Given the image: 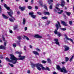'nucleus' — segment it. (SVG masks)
Masks as SVG:
<instances>
[{"label":"nucleus","instance_id":"nucleus-1","mask_svg":"<svg viewBox=\"0 0 74 74\" xmlns=\"http://www.w3.org/2000/svg\"><path fill=\"white\" fill-rule=\"evenodd\" d=\"M10 56H11L10 59L12 60H11L7 58H6L5 59L6 61H8V62H11L13 64H16V63H17V60H23L25 59V56H22L20 54L18 55V58L17 59L16 58L14 55L11 54L10 55Z\"/></svg>","mask_w":74,"mask_h":74},{"label":"nucleus","instance_id":"nucleus-2","mask_svg":"<svg viewBox=\"0 0 74 74\" xmlns=\"http://www.w3.org/2000/svg\"><path fill=\"white\" fill-rule=\"evenodd\" d=\"M32 68H34V67H37V69L38 70L40 71L41 70V69L40 68L42 67V70H46V68L43 66L41 64H32Z\"/></svg>","mask_w":74,"mask_h":74},{"label":"nucleus","instance_id":"nucleus-3","mask_svg":"<svg viewBox=\"0 0 74 74\" xmlns=\"http://www.w3.org/2000/svg\"><path fill=\"white\" fill-rule=\"evenodd\" d=\"M58 24H56V26L57 28V29H55L54 31V33L56 34H57L59 37H60V36H62V34L59 32H58V29L60 27H61L60 26V23L59 21H57Z\"/></svg>","mask_w":74,"mask_h":74},{"label":"nucleus","instance_id":"nucleus-4","mask_svg":"<svg viewBox=\"0 0 74 74\" xmlns=\"http://www.w3.org/2000/svg\"><path fill=\"white\" fill-rule=\"evenodd\" d=\"M7 13L11 17V18H9L10 21V22H14L15 21V18L14 17L12 16V14H13L12 11L11 10H10V12H8Z\"/></svg>","mask_w":74,"mask_h":74},{"label":"nucleus","instance_id":"nucleus-5","mask_svg":"<svg viewBox=\"0 0 74 74\" xmlns=\"http://www.w3.org/2000/svg\"><path fill=\"white\" fill-rule=\"evenodd\" d=\"M56 68L57 70H60L61 72L64 73H67L68 72L66 70L65 67L64 66L62 67L61 68H60V66L58 65H57Z\"/></svg>","mask_w":74,"mask_h":74},{"label":"nucleus","instance_id":"nucleus-6","mask_svg":"<svg viewBox=\"0 0 74 74\" xmlns=\"http://www.w3.org/2000/svg\"><path fill=\"white\" fill-rule=\"evenodd\" d=\"M59 4H57L56 6V8L59 11V12H58V14H62V13L63 12V10H60L59 8H58V7H59Z\"/></svg>","mask_w":74,"mask_h":74},{"label":"nucleus","instance_id":"nucleus-7","mask_svg":"<svg viewBox=\"0 0 74 74\" xmlns=\"http://www.w3.org/2000/svg\"><path fill=\"white\" fill-rule=\"evenodd\" d=\"M64 36L65 37V38L64 39V40H65V38L66 39V40H69V41H70L71 42H72L73 43V40L71 38H69V37H67V36L66 35V34H64Z\"/></svg>","mask_w":74,"mask_h":74},{"label":"nucleus","instance_id":"nucleus-8","mask_svg":"<svg viewBox=\"0 0 74 74\" xmlns=\"http://www.w3.org/2000/svg\"><path fill=\"white\" fill-rule=\"evenodd\" d=\"M64 36L65 37V38L64 39V40H65V38L66 39V40H69V41H70L71 42H72L73 43V40L71 38H69V37H67V36L66 35V34H64Z\"/></svg>","mask_w":74,"mask_h":74},{"label":"nucleus","instance_id":"nucleus-9","mask_svg":"<svg viewBox=\"0 0 74 74\" xmlns=\"http://www.w3.org/2000/svg\"><path fill=\"white\" fill-rule=\"evenodd\" d=\"M2 37L3 39V40L4 41V46H6V45H7V41L5 40V38H4V36L3 35L2 36Z\"/></svg>","mask_w":74,"mask_h":74},{"label":"nucleus","instance_id":"nucleus-10","mask_svg":"<svg viewBox=\"0 0 74 74\" xmlns=\"http://www.w3.org/2000/svg\"><path fill=\"white\" fill-rule=\"evenodd\" d=\"M34 13L33 12H31L29 13V15H31V16L34 19L36 18V16L33 15Z\"/></svg>","mask_w":74,"mask_h":74},{"label":"nucleus","instance_id":"nucleus-11","mask_svg":"<svg viewBox=\"0 0 74 74\" xmlns=\"http://www.w3.org/2000/svg\"><path fill=\"white\" fill-rule=\"evenodd\" d=\"M26 7L25 6H23V7L21 6H19V8L20 9L21 11H23L25 10Z\"/></svg>","mask_w":74,"mask_h":74},{"label":"nucleus","instance_id":"nucleus-12","mask_svg":"<svg viewBox=\"0 0 74 74\" xmlns=\"http://www.w3.org/2000/svg\"><path fill=\"white\" fill-rule=\"evenodd\" d=\"M54 40L55 42V43L56 44L58 45V46H60L59 42H58V39H54Z\"/></svg>","mask_w":74,"mask_h":74},{"label":"nucleus","instance_id":"nucleus-13","mask_svg":"<svg viewBox=\"0 0 74 74\" xmlns=\"http://www.w3.org/2000/svg\"><path fill=\"white\" fill-rule=\"evenodd\" d=\"M34 37H35L36 38H42V36H41L40 35H39L38 34H36V35H35L34 36Z\"/></svg>","mask_w":74,"mask_h":74},{"label":"nucleus","instance_id":"nucleus-14","mask_svg":"<svg viewBox=\"0 0 74 74\" xmlns=\"http://www.w3.org/2000/svg\"><path fill=\"white\" fill-rule=\"evenodd\" d=\"M64 48L65 51H67L69 50V49H70L69 47H67L66 46H64Z\"/></svg>","mask_w":74,"mask_h":74},{"label":"nucleus","instance_id":"nucleus-15","mask_svg":"<svg viewBox=\"0 0 74 74\" xmlns=\"http://www.w3.org/2000/svg\"><path fill=\"white\" fill-rule=\"evenodd\" d=\"M61 23L62 24L64 25V26H67V24L66 23H65L64 21H61Z\"/></svg>","mask_w":74,"mask_h":74},{"label":"nucleus","instance_id":"nucleus-16","mask_svg":"<svg viewBox=\"0 0 74 74\" xmlns=\"http://www.w3.org/2000/svg\"><path fill=\"white\" fill-rule=\"evenodd\" d=\"M32 53L34 54V55H39V53L38 52L36 51H32Z\"/></svg>","mask_w":74,"mask_h":74},{"label":"nucleus","instance_id":"nucleus-17","mask_svg":"<svg viewBox=\"0 0 74 74\" xmlns=\"http://www.w3.org/2000/svg\"><path fill=\"white\" fill-rule=\"evenodd\" d=\"M4 7H5V8H6V9H7V10H10V7H7V5L6 4H4Z\"/></svg>","mask_w":74,"mask_h":74},{"label":"nucleus","instance_id":"nucleus-18","mask_svg":"<svg viewBox=\"0 0 74 74\" xmlns=\"http://www.w3.org/2000/svg\"><path fill=\"white\" fill-rule=\"evenodd\" d=\"M64 1L63 0L62 1L61 4V6L62 7H64Z\"/></svg>","mask_w":74,"mask_h":74},{"label":"nucleus","instance_id":"nucleus-19","mask_svg":"<svg viewBox=\"0 0 74 74\" xmlns=\"http://www.w3.org/2000/svg\"><path fill=\"white\" fill-rule=\"evenodd\" d=\"M0 49H5V47L1 45L0 46Z\"/></svg>","mask_w":74,"mask_h":74},{"label":"nucleus","instance_id":"nucleus-20","mask_svg":"<svg viewBox=\"0 0 74 74\" xmlns=\"http://www.w3.org/2000/svg\"><path fill=\"white\" fill-rule=\"evenodd\" d=\"M2 16L4 19H7L8 18V17L4 14H2Z\"/></svg>","mask_w":74,"mask_h":74},{"label":"nucleus","instance_id":"nucleus-21","mask_svg":"<svg viewBox=\"0 0 74 74\" xmlns=\"http://www.w3.org/2000/svg\"><path fill=\"white\" fill-rule=\"evenodd\" d=\"M26 23V19L25 18H24L23 21V25H25Z\"/></svg>","mask_w":74,"mask_h":74},{"label":"nucleus","instance_id":"nucleus-22","mask_svg":"<svg viewBox=\"0 0 74 74\" xmlns=\"http://www.w3.org/2000/svg\"><path fill=\"white\" fill-rule=\"evenodd\" d=\"M18 27V25H16L14 26V30H16L17 28Z\"/></svg>","mask_w":74,"mask_h":74},{"label":"nucleus","instance_id":"nucleus-23","mask_svg":"<svg viewBox=\"0 0 74 74\" xmlns=\"http://www.w3.org/2000/svg\"><path fill=\"white\" fill-rule=\"evenodd\" d=\"M48 3L50 4L51 3L53 2V0H48Z\"/></svg>","mask_w":74,"mask_h":74},{"label":"nucleus","instance_id":"nucleus-24","mask_svg":"<svg viewBox=\"0 0 74 74\" xmlns=\"http://www.w3.org/2000/svg\"><path fill=\"white\" fill-rule=\"evenodd\" d=\"M47 60L49 63H51L52 62H51V60H50V59H49V58H48L47 59Z\"/></svg>","mask_w":74,"mask_h":74},{"label":"nucleus","instance_id":"nucleus-25","mask_svg":"<svg viewBox=\"0 0 74 74\" xmlns=\"http://www.w3.org/2000/svg\"><path fill=\"white\" fill-rule=\"evenodd\" d=\"M44 14H45V15H49V12H44Z\"/></svg>","mask_w":74,"mask_h":74},{"label":"nucleus","instance_id":"nucleus-26","mask_svg":"<svg viewBox=\"0 0 74 74\" xmlns=\"http://www.w3.org/2000/svg\"><path fill=\"white\" fill-rule=\"evenodd\" d=\"M8 65L12 67H14V65L12 64H10V63H9L8 64Z\"/></svg>","mask_w":74,"mask_h":74},{"label":"nucleus","instance_id":"nucleus-27","mask_svg":"<svg viewBox=\"0 0 74 74\" xmlns=\"http://www.w3.org/2000/svg\"><path fill=\"white\" fill-rule=\"evenodd\" d=\"M66 14L68 15V16H70L71 14V12H66Z\"/></svg>","mask_w":74,"mask_h":74},{"label":"nucleus","instance_id":"nucleus-28","mask_svg":"<svg viewBox=\"0 0 74 74\" xmlns=\"http://www.w3.org/2000/svg\"><path fill=\"white\" fill-rule=\"evenodd\" d=\"M42 18L43 19H48V17L46 16H44L42 17Z\"/></svg>","mask_w":74,"mask_h":74},{"label":"nucleus","instance_id":"nucleus-29","mask_svg":"<svg viewBox=\"0 0 74 74\" xmlns=\"http://www.w3.org/2000/svg\"><path fill=\"white\" fill-rule=\"evenodd\" d=\"M60 30H63V31H65L67 29L66 28H60Z\"/></svg>","mask_w":74,"mask_h":74},{"label":"nucleus","instance_id":"nucleus-30","mask_svg":"<svg viewBox=\"0 0 74 74\" xmlns=\"http://www.w3.org/2000/svg\"><path fill=\"white\" fill-rule=\"evenodd\" d=\"M69 58L68 57H66L65 58V61L66 62H67V61H68Z\"/></svg>","mask_w":74,"mask_h":74},{"label":"nucleus","instance_id":"nucleus-31","mask_svg":"<svg viewBox=\"0 0 74 74\" xmlns=\"http://www.w3.org/2000/svg\"><path fill=\"white\" fill-rule=\"evenodd\" d=\"M24 37H25V38H26V40H29V38H28L27 36L24 35Z\"/></svg>","mask_w":74,"mask_h":74},{"label":"nucleus","instance_id":"nucleus-32","mask_svg":"<svg viewBox=\"0 0 74 74\" xmlns=\"http://www.w3.org/2000/svg\"><path fill=\"white\" fill-rule=\"evenodd\" d=\"M73 58H74V56H73L69 60V61L70 62H71V60H73Z\"/></svg>","mask_w":74,"mask_h":74},{"label":"nucleus","instance_id":"nucleus-33","mask_svg":"<svg viewBox=\"0 0 74 74\" xmlns=\"http://www.w3.org/2000/svg\"><path fill=\"white\" fill-rule=\"evenodd\" d=\"M16 54H19V55H20V54H21L22 52L16 51Z\"/></svg>","mask_w":74,"mask_h":74},{"label":"nucleus","instance_id":"nucleus-34","mask_svg":"<svg viewBox=\"0 0 74 74\" xmlns=\"http://www.w3.org/2000/svg\"><path fill=\"white\" fill-rule=\"evenodd\" d=\"M46 70H48V71H50V70L49 69V68L48 67H46Z\"/></svg>","mask_w":74,"mask_h":74},{"label":"nucleus","instance_id":"nucleus-35","mask_svg":"<svg viewBox=\"0 0 74 74\" xmlns=\"http://www.w3.org/2000/svg\"><path fill=\"white\" fill-rule=\"evenodd\" d=\"M28 8V9H29V10H31V9H32V7H31V6H29L27 7Z\"/></svg>","mask_w":74,"mask_h":74},{"label":"nucleus","instance_id":"nucleus-36","mask_svg":"<svg viewBox=\"0 0 74 74\" xmlns=\"http://www.w3.org/2000/svg\"><path fill=\"white\" fill-rule=\"evenodd\" d=\"M16 44H13V46L14 48H15L16 47Z\"/></svg>","mask_w":74,"mask_h":74},{"label":"nucleus","instance_id":"nucleus-37","mask_svg":"<svg viewBox=\"0 0 74 74\" xmlns=\"http://www.w3.org/2000/svg\"><path fill=\"white\" fill-rule=\"evenodd\" d=\"M42 63H47V61H44V60H42Z\"/></svg>","mask_w":74,"mask_h":74},{"label":"nucleus","instance_id":"nucleus-38","mask_svg":"<svg viewBox=\"0 0 74 74\" xmlns=\"http://www.w3.org/2000/svg\"><path fill=\"white\" fill-rule=\"evenodd\" d=\"M24 50L25 51H26V46H24Z\"/></svg>","mask_w":74,"mask_h":74},{"label":"nucleus","instance_id":"nucleus-39","mask_svg":"<svg viewBox=\"0 0 74 74\" xmlns=\"http://www.w3.org/2000/svg\"><path fill=\"white\" fill-rule=\"evenodd\" d=\"M37 13L38 14V15H41L42 14V13H41L40 12H38Z\"/></svg>","mask_w":74,"mask_h":74},{"label":"nucleus","instance_id":"nucleus-40","mask_svg":"<svg viewBox=\"0 0 74 74\" xmlns=\"http://www.w3.org/2000/svg\"><path fill=\"white\" fill-rule=\"evenodd\" d=\"M35 49H36V51H40V49H39L38 48H36Z\"/></svg>","mask_w":74,"mask_h":74},{"label":"nucleus","instance_id":"nucleus-41","mask_svg":"<svg viewBox=\"0 0 74 74\" xmlns=\"http://www.w3.org/2000/svg\"><path fill=\"white\" fill-rule=\"evenodd\" d=\"M17 38L18 39V40H21V36H18V37H17Z\"/></svg>","mask_w":74,"mask_h":74},{"label":"nucleus","instance_id":"nucleus-42","mask_svg":"<svg viewBox=\"0 0 74 74\" xmlns=\"http://www.w3.org/2000/svg\"><path fill=\"white\" fill-rule=\"evenodd\" d=\"M73 23V22L71 21H69V23L70 25H72V23Z\"/></svg>","mask_w":74,"mask_h":74},{"label":"nucleus","instance_id":"nucleus-43","mask_svg":"<svg viewBox=\"0 0 74 74\" xmlns=\"http://www.w3.org/2000/svg\"><path fill=\"white\" fill-rule=\"evenodd\" d=\"M44 8H45V9H46V10L47 11L48 10V9H47V6L46 5H45Z\"/></svg>","mask_w":74,"mask_h":74},{"label":"nucleus","instance_id":"nucleus-44","mask_svg":"<svg viewBox=\"0 0 74 74\" xmlns=\"http://www.w3.org/2000/svg\"><path fill=\"white\" fill-rule=\"evenodd\" d=\"M49 9L51 10L52 9V5H50L49 6Z\"/></svg>","mask_w":74,"mask_h":74},{"label":"nucleus","instance_id":"nucleus-45","mask_svg":"<svg viewBox=\"0 0 74 74\" xmlns=\"http://www.w3.org/2000/svg\"><path fill=\"white\" fill-rule=\"evenodd\" d=\"M27 72L28 74H30V71L29 70H28Z\"/></svg>","mask_w":74,"mask_h":74},{"label":"nucleus","instance_id":"nucleus-46","mask_svg":"<svg viewBox=\"0 0 74 74\" xmlns=\"http://www.w3.org/2000/svg\"><path fill=\"white\" fill-rule=\"evenodd\" d=\"M29 47L30 48L32 49L33 48V46L32 45H29Z\"/></svg>","mask_w":74,"mask_h":74},{"label":"nucleus","instance_id":"nucleus-47","mask_svg":"<svg viewBox=\"0 0 74 74\" xmlns=\"http://www.w3.org/2000/svg\"><path fill=\"white\" fill-rule=\"evenodd\" d=\"M49 23H50V21H47V24L48 25L49 24Z\"/></svg>","mask_w":74,"mask_h":74},{"label":"nucleus","instance_id":"nucleus-48","mask_svg":"<svg viewBox=\"0 0 74 74\" xmlns=\"http://www.w3.org/2000/svg\"><path fill=\"white\" fill-rule=\"evenodd\" d=\"M27 27H25V30H27Z\"/></svg>","mask_w":74,"mask_h":74},{"label":"nucleus","instance_id":"nucleus-49","mask_svg":"<svg viewBox=\"0 0 74 74\" xmlns=\"http://www.w3.org/2000/svg\"><path fill=\"white\" fill-rule=\"evenodd\" d=\"M35 8L37 10L38 9V7H37V6H35Z\"/></svg>","mask_w":74,"mask_h":74},{"label":"nucleus","instance_id":"nucleus-50","mask_svg":"<svg viewBox=\"0 0 74 74\" xmlns=\"http://www.w3.org/2000/svg\"><path fill=\"white\" fill-rule=\"evenodd\" d=\"M10 33H12V30H10L9 31Z\"/></svg>","mask_w":74,"mask_h":74},{"label":"nucleus","instance_id":"nucleus-51","mask_svg":"<svg viewBox=\"0 0 74 74\" xmlns=\"http://www.w3.org/2000/svg\"><path fill=\"white\" fill-rule=\"evenodd\" d=\"M31 3H33V0H31Z\"/></svg>","mask_w":74,"mask_h":74},{"label":"nucleus","instance_id":"nucleus-52","mask_svg":"<svg viewBox=\"0 0 74 74\" xmlns=\"http://www.w3.org/2000/svg\"><path fill=\"white\" fill-rule=\"evenodd\" d=\"M17 14H18V15L19 14H20V12H17Z\"/></svg>","mask_w":74,"mask_h":74},{"label":"nucleus","instance_id":"nucleus-53","mask_svg":"<svg viewBox=\"0 0 74 74\" xmlns=\"http://www.w3.org/2000/svg\"><path fill=\"white\" fill-rule=\"evenodd\" d=\"M54 12H57V11L56 10V9H55L54 10Z\"/></svg>","mask_w":74,"mask_h":74},{"label":"nucleus","instance_id":"nucleus-54","mask_svg":"<svg viewBox=\"0 0 74 74\" xmlns=\"http://www.w3.org/2000/svg\"><path fill=\"white\" fill-rule=\"evenodd\" d=\"M62 64H64L65 63V62H62Z\"/></svg>","mask_w":74,"mask_h":74},{"label":"nucleus","instance_id":"nucleus-55","mask_svg":"<svg viewBox=\"0 0 74 74\" xmlns=\"http://www.w3.org/2000/svg\"><path fill=\"white\" fill-rule=\"evenodd\" d=\"M53 74H57V73H56V72H53Z\"/></svg>","mask_w":74,"mask_h":74},{"label":"nucleus","instance_id":"nucleus-56","mask_svg":"<svg viewBox=\"0 0 74 74\" xmlns=\"http://www.w3.org/2000/svg\"><path fill=\"white\" fill-rule=\"evenodd\" d=\"M1 11V6H0V11Z\"/></svg>","mask_w":74,"mask_h":74},{"label":"nucleus","instance_id":"nucleus-57","mask_svg":"<svg viewBox=\"0 0 74 74\" xmlns=\"http://www.w3.org/2000/svg\"><path fill=\"white\" fill-rule=\"evenodd\" d=\"M67 3H69V0H66Z\"/></svg>","mask_w":74,"mask_h":74},{"label":"nucleus","instance_id":"nucleus-58","mask_svg":"<svg viewBox=\"0 0 74 74\" xmlns=\"http://www.w3.org/2000/svg\"><path fill=\"white\" fill-rule=\"evenodd\" d=\"M25 2H27L28 1V0H25Z\"/></svg>","mask_w":74,"mask_h":74},{"label":"nucleus","instance_id":"nucleus-59","mask_svg":"<svg viewBox=\"0 0 74 74\" xmlns=\"http://www.w3.org/2000/svg\"><path fill=\"white\" fill-rule=\"evenodd\" d=\"M0 42H2V40L0 39Z\"/></svg>","mask_w":74,"mask_h":74},{"label":"nucleus","instance_id":"nucleus-60","mask_svg":"<svg viewBox=\"0 0 74 74\" xmlns=\"http://www.w3.org/2000/svg\"><path fill=\"white\" fill-rule=\"evenodd\" d=\"M0 58H1V59H3V57H0Z\"/></svg>","mask_w":74,"mask_h":74},{"label":"nucleus","instance_id":"nucleus-61","mask_svg":"<svg viewBox=\"0 0 74 74\" xmlns=\"http://www.w3.org/2000/svg\"><path fill=\"white\" fill-rule=\"evenodd\" d=\"M4 0H1V2H3V1Z\"/></svg>","mask_w":74,"mask_h":74},{"label":"nucleus","instance_id":"nucleus-62","mask_svg":"<svg viewBox=\"0 0 74 74\" xmlns=\"http://www.w3.org/2000/svg\"><path fill=\"white\" fill-rule=\"evenodd\" d=\"M0 67H2V65H0Z\"/></svg>","mask_w":74,"mask_h":74},{"label":"nucleus","instance_id":"nucleus-63","mask_svg":"<svg viewBox=\"0 0 74 74\" xmlns=\"http://www.w3.org/2000/svg\"><path fill=\"white\" fill-rule=\"evenodd\" d=\"M1 63V60H0V63Z\"/></svg>","mask_w":74,"mask_h":74},{"label":"nucleus","instance_id":"nucleus-64","mask_svg":"<svg viewBox=\"0 0 74 74\" xmlns=\"http://www.w3.org/2000/svg\"><path fill=\"white\" fill-rule=\"evenodd\" d=\"M40 5H42V3H41V4H40Z\"/></svg>","mask_w":74,"mask_h":74}]
</instances>
